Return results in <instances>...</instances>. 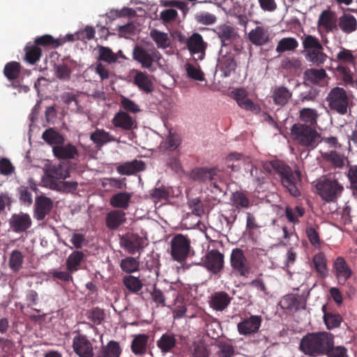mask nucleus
I'll use <instances>...</instances> for the list:
<instances>
[{
	"label": "nucleus",
	"instance_id": "obj_19",
	"mask_svg": "<svg viewBox=\"0 0 357 357\" xmlns=\"http://www.w3.org/2000/svg\"><path fill=\"white\" fill-rule=\"evenodd\" d=\"M216 67L222 73L223 77H229L236 68V63L233 54L227 52L222 54V50H221Z\"/></svg>",
	"mask_w": 357,
	"mask_h": 357
},
{
	"label": "nucleus",
	"instance_id": "obj_51",
	"mask_svg": "<svg viewBox=\"0 0 357 357\" xmlns=\"http://www.w3.org/2000/svg\"><path fill=\"white\" fill-rule=\"evenodd\" d=\"M298 46V41L294 38H283L278 43L276 52L281 54L286 51H293Z\"/></svg>",
	"mask_w": 357,
	"mask_h": 357
},
{
	"label": "nucleus",
	"instance_id": "obj_63",
	"mask_svg": "<svg viewBox=\"0 0 357 357\" xmlns=\"http://www.w3.org/2000/svg\"><path fill=\"white\" fill-rule=\"evenodd\" d=\"M50 274L61 282H69L73 280V273L68 270L59 271L57 269H52L50 271Z\"/></svg>",
	"mask_w": 357,
	"mask_h": 357
},
{
	"label": "nucleus",
	"instance_id": "obj_34",
	"mask_svg": "<svg viewBox=\"0 0 357 357\" xmlns=\"http://www.w3.org/2000/svg\"><path fill=\"white\" fill-rule=\"evenodd\" d=\"M291 92L285 86H276L272 93V98L275 105L283 106L291 97Z\"/></svg>",
	"mask_w": 357,
	"mask_h": 357
},
{
	"label": "nucleus",
	"instance_id": "obj_47",
	"mask_svg": "<svg viewBox=\"0 0 357 357\" xmlns=\"http://www.w3.org/2000/svg\"><path fill=\"white\" fill-rule=\"evenodd\" d=\"M335 70L344 86H350L353 84L354 73L348 66L338 65Z\"/></svg>",
	"mask_w": 357,
	"mask_h": 357
},
{
	"label": "nucleus",
	"instance_id": "obj_46",
	"mask_svg": "<svg viewBox=\"0 0 357 357\" xmlns=\"http://www.w3.org/2000/svg\"><path fill=\"white\" fill-rule=\"evenodd\" d=\"M150 36L158 48L165 49L169 46V39L167 33L154 29L151 30Z\"/></svg>",
	"mask_w": 357,
	"mask_h": 357
},
{
	"label": "nucleus",
	"instance_id": "obj_44",
	"mask_svg": "<svg viewBox=\"0 0 357 357\" xmlns=\"http://www.w3.org/2000/svg\"><path fill=\"white\" fill-rule=\"evenodd\" d=\"M24 263V255L18 250H14L11 252L8 266L9 268L14 273H18L22 268V265Z\"/></svg>",
	"mask_w": 357,
	"mask_h": 357
},
{
	"label": "nucleus",
	"instance_id": "obj_27",
	"mask_svg": "<svg viewBox=\"0 0 357 357\" xmlns=\"http://www.w3.org/2000/svg\"><path fill=\"white\" fill-rule=\"evenodd\" d=\"M215 33L220 39L222 47L231 45L237 37L234 28L227 24L216 27Z\"/></svg>",
	"mask_w": 357,
	"mask_h": 357
},
{
	"label": "nucleus",
	"instance_id": "obj_39",
	"mask_svg": "<svg viewBox=\"0 0 357 357\" xmlns=\"http://www.w3.org/2000/svg\"><path fill=\"white\" fill-rule=\"evenodd\" d=\"M338 26L343 32L349 33L356 29L357 22L353 15L344 14L339 18Z\"/></svg>",
	"mask_w": 357,
	"mask_h": 357
},
{
	"label": "nucleus",
	"instance_id": "obj_50",
	"mask_svg": "<svg viewBox=\"0 0 357 357\" xmlns=\"http://www.w3.org/2000/svg\"><path fill=\"white\" fill-rule=\"evenodd\" d=\"M327 55L324 52V47L320 50H312L305 52V59L317 66L323 64L326 60Z\"/></svg>",
	"mask_w": 357,
	"mask_h": 357
},
{
	"label": "nucleus",
	"instance_id": "obj_14",
	"mask_svg": "<svg viewBox=\"0 0 357 357\" xmlns=\"http://www.w3.org/2000/svg\"><path fill=\"white\" fill-rule=\"evenodd\" d=\"M53 208V202L45 195H39L36 198L34 207V218L38 220H43Z\"/></svg>",
	"mask_w": 357,
	"mask_h": 357
},
{
	"label": "nucleus",
	"instance_id": "obj_59",
	"mask_svg": "<svg viewBox=\"0 0 357 357\" xmlns=\"http://www.w3.org/2000/svg\"><path fill=\"white\" fill-rule=\"evenodd\" d=\"M98 60L108 63H115L117 61L116 55L107 47L100 46L98 49Z\"/></svg>",
	"mask_w": 357,
	"mask_h": 357
},
{
	"label": "nucleus",
	"instance_id": "obj_23",
	"mask_svg": "<svg viewBox=\"0 0 357 357\" xmlns=\"http://www.w3.org/2000/svg\"><path fill=\"white\" fill-rule=\"evenodd\" d=\"M113 125L124 130H133L137 128V123L133 117L126 112L119 111L112 119Z\"/></svg>",
	"mask_w": 357,
	"mask_h": 357
},
{
	"label": "nucleus",
	"instance_id": "obj_24",
	"mask_svg": "<svg viewBox=\"0 0 357 357\" xmlns=\"http://www.w3.org/2000/svg\"><path fill=\"white\" fill-rule=\"evenodd\" d=\"M126 222V214L121 209H114L105 215V225L109 230H117Z\"/></svg>",
	"mask_w": 357,
	"mask_h": 357
},
{
	"label": "nucleus",
	"instance_id": "obj_11",
	"mask_svg": "<svg viewBox=\"0 0 357 357\" xmlns=\"http://www.w3.org/2000/svg\"><path fill=\"white\" fill-rule=\"evenodd\" d=\"M119 243L129 254L134 255L144 248V239L137 234L128 232L120 236Z\"/></svg>",
	"mask_w": 357,
	"mask_h": 357
},
{
	"label": "nucleus",
	"instance_id": "obj_31",
	"mask_svg": "<svg viewBox=\"0 0 357 357\" xmlns=\"http://www.w3.org/2000/svg\"><path fill=\"white\" fill-rule=\"evenodd\" d=\"M90 139L96 144V146L100 148L107 143L116 142V138L103 129L96 128L91 133Z\"/></svg>",
	"mask_w": 357,
	"mask_h": 357
},
{
	"label": "nucleus",
	"instance_id": "obj_17",
	"mask_svg": "<svg viewBox=\"0 0 357 357\" xmlns=\"http://www.w3.org/2000/svg\"><path fill=\"white\" fill-rule=\"evenodd\" d=\"M10 226L16 233L24 232L31 227L32 220L28 213H15L10 219Z\"/></svg>",
	"mask_w": 357,
	"mask_h": 357
},
{
	"label": "nucleus",
	"instance_id": "obj_6",
	"mask_svg": "<svg viewBox=\"0 0 357 357\" xmlns=\"http://www.w3.org/2000/svg\"><path fill=\"white\" fill-rule=\"evenodd\" d=\"M229 263L234 275L246 278L250 273V262L242 249L236 248L231 250Z\"/></svg>",
	"mask_w": 357,
	"mask_h": 357
},
{
	"label": "nucleus",
	"instance_id": "obj_61",
	"mask_svg": "<svg viewBox=\"0 0 357 357\" xmlns=\"http://www.w3.org/2000/svg\"><path fill=\"white\" fill-rule=\"evenodd\" d=\"M305 232L310 243L315 248H319L321 245V240L317 229L313 226H307L306 227Z\"/></svg>",
	"mask_w": 357,
	"mask_h": 357
},
{
	"label": "nucleus",
	"instance_id": "obj_64",
	"mask_svg": "<svg viewBox=\"0 0 357 357\" xmlns=\"http://www.w3.org/2000/svg\"><path fill=\"white\" fill-rule=\"evenodd\" d=\"M243 155L238 153H231L226 158V162L227 168L231 169L232 171H238L240 169V165L238 163L235 164V162H238L241 160Z\"/></svg>",
	"mask_w": 357,
	"mask_h": 357
},
{
	"label": "nucleus",
	"instance_id": "obj_13",
	"mask_svg": "<svg viewBox=\"0 0 357 357\" xmlns=\"http://www.w3.org/2000/svg\"><path fill=\"white\" fill-rule=\"evenodd\" d=\"M262 323V317L259 315H251L244 318L237 324V331L240 335L248 336L257 333Z\"/></svg>",
	"mask_w": 357,
	"mask_h": 357
},
{
	"label": "nucleus",
	"instance_id": "obj_15",
	"mask_svg": "<svg viewBox=\"0 0 357 357\" xmlns=\"http://www.w3.org/2000/svg\"><path fill=\"white\" fill-rule=\"evenodd\" d=\"M209 306L215 311L222 312L230 305L233 298L226 291H215L209 296Z\"/></svg>",
	"mask_w": 357,
	"mask_h": 357
},
{
	"label": "nucleus",
	"instance_id": "obj_52",
	"mask_svg": "<svg viewBox=\"0 0 357 357\" xmlns=\"http://www.w3.org/2000/svg\"><path fill=\"white\" fill-rule=\"evenodd\" d=\"M61 39H54L51 35L45 34L35 39L36 46L52 47L53 48L58 47L63 45Z\"/></svg>",
	"mask_w": 357,
	"mask_h": 357
},
{
	"label": "nucleus",
	"instance_id": "obj_9",
	"mask_svg": "<svg viewBox=\"0 0 357 357\" xmlns=\"http://www.w3.org/2000/svg\"><path fill=\"white\" fill-rule=\"evenodd\" d=\"M190 177L193 180L200 183L211 181V185L215 189L220 192H222L220 186L216 183V181L220 178V171L217 168H196L191 172Z\"/></svg>",
	"mask_w": 357,
	"mask_h": 357
},
{
	"label": "nucleus",
	"instance_id": "obj_48",
	"mask_svg": "<svg viewBox=\"0 0 357 357\" xmlns=\"http://www.w3.org/2000/svg\"><path fill=\"white\" fill-rule=\"evenodd\" d=\"M100 351L105 357H119L122 351L119 343L114 340L102 346Z\"/></svg>",
	"mask_w": 357,
	"mask_h": 357
},
{
	"label": "nucleus",
	"instance_id": "obj_25",
	"mask_svg": "<svg viewBox=\"0 0 357 357\" xmlns=\"http://www.w3.org/2000/svg\"><path fill=\"white\" fill-rule=\"evenodd\" d=\"M318 24L326 32L337 31L336 14L329 9L323 10L319 15Z\"/></svg>",
	"mask_w": 357,
	"mask_h": 357
},
{
	"label": "nucleus",
	"instance_id": "obj_18",
	"mask_svg": "<svg viewBox=\"0 0 357 357\" xmlns=\"http://www.w3.org/2000/svg\"><path fill=\"white\" fill-rule=\"evenodd\" d=\"M54 155L58 159L73 160L79 156L77 147L71 143H62L52 148Z\"/></svg>",
	"mask_w": 357,
	"mask_h": 357
},
{
	"label": "nucleus",
	"instance_id": "obj_41",
	"mask_svg": "<svg viewBox=\"0 0 357 357\" xmlns=\"http://www.w3.org/2000/svg\"><path fill=\"white\" fill-rule=\"evenodd\" d=\"M176 340L173 334L165 333L157 342V346L163 353L169 352L176 345Z\"/></svg>",
	"mask_w": 357,
	"mask_h": 357
},
{
	"label": "nucleus",
	"instance_id": "obj_22",
	"mask_svg": "<svg viewBox=\"0 0 357 357\" xmlns=\"http://www.w3.org/2000/svg\"><path fill=\"white\" fill-rule=\"evenodd\" d=\"M335 275L340 284H344L346 281L351 276L352 271L347 264L345 259L338 257L333 263Z\"/></svg>",
	"mask_w": 357,
	"mask_h": 357
},
{
	"label": "nucleus",
	"instance_id": "obj_7",
	"mask_svg": "<svg viewBox=\"0 0 357 357\" xmlns=\"http://www.w3.org/2000/svg\"><path fill=\"white\" fill-rule=\"evenodd\" d=\"M190 241L182 234H176L171 241V255L178 262L183 261L189 255Z\"/></svg>",
	"mask_w": 357,
	"mask_h": 357
},
{
	"label": "nucleus",
	"instance_id": "obj_33",
	"mask_svg": "<svg viewBox=\"0 0 357 357\" xmlns=\"http://www.w3.org/2000/svg\"><path fill=\"white\" fill-rule=\"evenodd\" d=\"M145 163L142 160H134L119 165L116 170L121 175H130L145 169Z\"/></svg>",
	"mask_w": 357,
	"mask_h": 357
},
{
	"label": "nucleus",
	"instance_id": "obj_12",
	"mask_svg": "<svg viewBox=\"0 0 357 357\" xmlns=\"http://www.w3.org/2000/svg\"><path fill=\"white\" fill-rule=\"evenodd\" d=\"M132 56L133 59L139 62L143 68L147 69H151L153 62L161 58L160 53L155 49L152 50L151 53H149L139 46L135 47Z\"/></svg>",
	"mask_w": 357,
	"mask_h": 357
},
{
	"label": "nucleus",
	"instance_id": "obj_56",
	"mask_svg": "<svg viewBox=\"0 0 357 357\" xmlns=\"http://www.w3.org/2000/svg\"><path fill=\"white\" fill-rule=\"evenodd\" d=\"M305 213V209L300 206H296L295 208L287 206L285 208V215L289 222L293 223H298V218L302 217Z\"/></svg>",
	"mask_w": 357,
	"mask_h": 357
},
{
	"label": "nucleus",
	"instance_id": "obj_55",
	"mask_svg": "<svg viewBox=\"0 0 357 357\" xmlns=\"http://www.w3.org/2000/svg\"><path fill=\"white\" fill-rule=\"evenodd\" d=\"M231 202L232 205L238 210L250 206L249 199L241 192L236 191L234 192L231 197Z\"/></svg>",
	"mask_w": 357,
	"mask_h": 357
},
{
	"label": "nucleus",
	"instance_id": "obj_35",
	"mask_svg": "<svg viewBox=\"0 0 357 357\" xmlns=\"http://www.w3.org/2000/svg\"><path fill=\"white\" fill-rule=\"evenodd\" d=\"M47 176L55 179H66L70 177V170L68 165L63 162L52 166L48 172Z\"/></svg>",
	"mask_w": 357,
	"mask_h": 357
},
{
	"label": "nucleus",
	"instance_id": "obj_2",
	"mask_svg": "<svg viewBox=\"0 0 357 357\" xmlns=\"http://www.w3.org/2000/svg\"><path fill=\"white\" fill-rule=\"evenodd\" d=\"M333 344V336L330 333H309L301 339L299 349L305 355L317 357L328 354Z\"/></svg>",
	"mask_w": 357,
	"mask_h": 357
},
{
	"label": "nucleus",
	"instance_id": "obj_57",
	"mask_svg": "<svg viewBox=\"0 0 357 357\" xmlns=\"http://www.w3.org/2000/svg\"><path fill=\"white\" fill-rule=\"evenodd\" d=\"M52 188L63 192H74L77 190L78 183L77 181L52 182Z\"/></svg>",
	"mask_w": 357,
	"mask_h": 357
},
{
	"label": "nucleus",
	"instance_id": "obj_62",
	"mask_svg": "<svg viewBox=\"0 0 357 357\" xmlns=\"http://www.w3.org/2000/svg\"><path fill=\"white\" fill-rule=\"evenodd\" d=\"M347 176L350 183V188L354 192L357 193V165H349Z\"/></svg>",
	"mask_w": 357,
	"mask_h": 357
},
{
	"label": "nucleus",
	"instance_id": "obj_45",
	"mask_svg": "<svg viewBox=\"0 0 357 357\" xmlns=\"http://www.w3.org/2000/svg\"><path fill=\"white\" fill-rule=\"evenodd\" d=\"M20 72L21 65L17 61H10L7 63L3 68V75L9 81L17 79Z\"/></svg>",
	"mask_w": 357,
	"mask_h": 357
},
{
	"label": "nucleus",
	"instance_id": "obj_16",
	"mask_svg": "<svg viewBox=\"0 0 357 357\" xmlns=\"http://www.w3.org/2000/svg\"><path fill=\"white\" fill-rule=\"evenodd\" d=\"M248 39L255 46H263L271 41V37L268 27L257 26L249 32Z\"/></svg>",
	"mask_w": 357,
	"mask_h": 357
},
{
	"label": "nucleus",
	"instance_id": "obj_20",
	"mask_svg": "<svg viewBox=\"0 0 357 357\" xmlns=\"http://www.w3.org/2000/svg\"><path fill=\"white\" fill-rule=\"evenodd\" d=\"M186 45L191 54H198V59H204L206 49V43H204L202 36L198 33H194L187 40Z\"/></svg>",
	"mask_w": 357,
	"mask_h": 357
},
{
	"label": "nucleus",
	"instance_id": "obj_21",
	"mask_svg": "<svg viewBox=\"0 0 357 357\" xmlns=\"http://www.w3.org/2000/svg\"><path fill=\"white\" fill-rule=\"evenodd\" d=\"M153 77L149 75L146 72L140 70H135V74L133 77V82L138 87V89L146 93H151L154 90Z\"/></svg>",
	"mask_w": 357,
	"mask_h": 357
},
{
	"label": "nucleus",
	"instance_id": "obj_32",
	"mask_svg": "<svg viewBox=\"0 0 357 357\" xmlns=\"http://www.w3.org/2000/svg\"><path fill=\"white\" fill-rule=\"evenodd\" d=\"M85 255L82 251L76 250L73 252L66 259V270L73 273L80 269L82 263L84 261Z\"/></svg>",
	"mask_w": 357,
	"mask_h": 357
},
{
	"label": "nucleus",
	"instance_id": "obj_36",
	"mask_svg": "<svg viewBox=\"0 0 357 357\" xmlns=\"http://www.w3.org/2000/svg\"><path fill=\"white\" fill-rule=\"evenodd\" d=\"M318 117L319 114L315 109L305 107L299 111V119L307 126L315 128Z\"/></svg>",
	"mask_w": 357,
	"mask_h": 357
},
{
	"label": "nucleus",
	"instance_id": "obj_29",
	"mask_svg": "<svg viewBox=\"0 0 357 357\" xmlns=\"http://www.w3.org/2000/svg\"><path fill=\"white\" fill-rule=\"evenodd\" d=\"M132 195L128 192H120L113 195L109 199V204L116 209L126 210L131 202Z\"/></svg>",
	"mask_w": 357,
	"mask_h": 357
},
{
	"label": "nucleus",
	"instance_id": "obj_49",
	"mask_svg": "<svg viewBox=\"0 0 357 357\" xmlns=\"http://www.w3.org/2000/svg\"><path fill=\"white\" fill-rule=\"evenodd\" d=\"M312 261L317 272L321 277L325 278L328 274L325 255L321 252H319L314 256Z\"/></svg>",
	"mask_w": 357,
	"mask_h": 357
},
{
	"label": "nucleus",
	"instance_id": "obj_54",
	"mask_svg": "<svg viewBox=\"0 0 357 357\" xmlns=\"http://www.w3.org/2000/svg\"><path fill=\"white\" fill-rule=\"evenodd\" d=\"M25 52V60L31 64L39 61L42 55L41 49L36 45L26 46Z\"/></svg>",
	"mask_w": 357,
	"mask_h": 357
},
{
	"label": "nucleus",
	"instance_id": "obj_3",
	"mask_svg": "<svg viewBox=\"0 0 357 357\" xmlns=\"http://www.w3.org/2000/svg\"><path fill=\"white\" fill-rule=\"evenodd\" d=\"M291 135L296 144L301 146L313 149L321 142V135L315 128L297 123L292 126Z\"/></svg>",
	"mask_w": 357,
	"mask_h": 357
},
{
	"label": "nucleus",
	"instance_id": "obj_10",
	"mask_svg": "<svg viewBox=\"0 0 357 357\" xmlns=\"http://www.w3.org/2000/svg\"><path fill=\"white\" fill-rule=\"evenodd\" d=\"M75 335L73 339V349L79 357H91L94 356L93 347L91 342L86 335L82 334L79 330L75 331Z\"/></svg>",
	"mask_w": 357,
	"mask_h": 357
},
{
	"label": "nucleus",
	"instance_id": "obj_26",
	"mask_svg": "<svg viewBox=\"0 0 357 357\" xmlns=\"http://www.w3.org/2000/svg\"><path fill=\"white\" fill-rule=\"evenodd\" d=\"M149 338L146 334H138L134 336L130 349L136 356H142L147 353Z\"/></svg>",
	"mask_w": 357,
	"mask_h": 357
},
{
	"label": "nucleus",
	"instance_id": "obj_4",
	"mask_svg": "<svg viewBox=\"0 0 357 357\" xmlns=\"http://www.w3.org/2000/svg\"><path fill=\"white\" fill-rule=\"evenodd\" d=\"M318 195L327 202H332L341 195L344 188L336 178L331 176L321 178L316 185Z\"/></svg>",
	"mask_w": 357,
	"mask_h": 357
},
{
	"label": "nucleus",
	"instance_id": "obj_8",
	"mask_svg": "<svg viewBox=\"0 0 357 357\" xmlns=\"http://www.w3.org/2000/svg\"><path fill=\"white\" fill-rule=\"evenodd\" d=\"M224 264L225 256L216 249L208 251L202 258L201 265L213 274L220 273L224 268Z\"/></svg>",
	"mask_w": 357,
	"mask_h": 357
},
{
	"label": "nucleus",
	"instance_id": "obj_37",
	"mask_svg": "<svg viewBox=\"0 0 357 357\" xmlns=\"http://www.w3.org/2000/svg\"><path fill=\"white\" fill-rule=\"evenodd\" d=\"M86 319L89 321L91 327L94 326L100 325L105 319V313L104 310L95 307L89 310L85 313Z\"/></svg>",
	"mask_w": 357,
	"mask_h": 357
},
{
	"label": "nucleus",
	"instance_id": "obj_42",
	"mask_svg": "<svg viewBox=\"0 0 357 357\" xmlns=\"http://www.w3.org/2000/svg\"><path fill=\"white\" fill-rule=\"evenodd\" d=\"M123 283L126 288L133 294H137L143 287L142 281L132 275H125L123 278Z\"/></svg>",
	"mask_w": 357,
	"mask_h": 357
},
{
	"label": "nucleus",
	"instance_id": "obj_1",
	"mask_svg": "<svg viewBox=\"0 0 357 357\" xmlns=\"http://www.w3.org/2000/svg\"><path fill=\"white\" fill-rule=\"evenodd\" d=\"M265 169L267 172L278 176L282 186L291 196H300L298 184L301 181V173L298 169L292 170L287 163L279 160L271 161Z\"/></svg>",
	"mask_w": 357,
	"mask_h": 357
},
{
	"label": "nucleus",
	"instance_id": "obj_58",
	"mask_svg": "<svg viewBox=\"0 0 357 357\" xmlns=\"http://www.w3.org/2000/svg\"><path fill=\"white\" fill-rule=\"evenodd\" d=\"M302 44L305 52L312 50H320L323 47L319 38L312 35L305 36L303 39Z\"/></svg>",
	"mask_w": 357,
	"mask_h": 357
},
{
	"label": "nucleus",
	"instance_id": "obj_60",
	"mask_svg": "<svg viewBox=\"0 0 357 357\" xmlns=\"http://www.w3.org/2000/svg\"><path fill=\"white\" fill-rule=\"evenodd\" d=\"M181 141L178 135L176 133L169 132L164 142V148L167 151H174L180 145Z\"/></svg>",
	"mask_w": 357,
	"mask_h": 357
},
{
	"label": "nucleus",
	"instance_id": "obj_38",
	"mask_svg": "<svg viewBox=\"0 0 357 357\" xmlns=\"http://www.w3.org/2000/svg\"><path fill=\"white\" fill-rule=\"evenodd\" d=\"M357 56L354 54L353 51L341 47L340 52L336 55V60L340 63L339 65L352 66L356 64Z\"/></svg>",
	"mask_w": 357,
	"mask_h": 357
},
{
	"label": "nucleus",
	"instance_id": "obj_43",
	"mask_svg": "<svg viewBox=\"0 0 357 357\" xmlns=\"http://www.w3.org/2000/svg\"><path fill=\"white\" fill-rule=\"evenodd\" d=\"M326 306L322 307V311L324 312V321L328 329L331 330L335 328L340 326L342 318L340 314L336 313L326 312Z\"/></svg>",
	"mask_w": 357,
	"mask_h": 357
},
{
	"label": "nucleus",
	"instance_id": "obj_28",
	"mask_svg": "<svg viewBox=\"0 0 357 357\" xmlns=\"http://www.w3.org/2000/svg\"><path fill=\"white\" fill-rule=\"evenodd\" d=\"M326 76V72L324 68H308L303 73V84L306 86L318 84L323 81Z\"/></svg>",
	"mask_w": 357,
	"mask_h": 357
},
{
	"label": "nucleus",
	"instance_id": "obj_5",
	"mask_svg": "<svg viewBox=\"0 0 357 357\" xmlns=\"http://www.w3.org/2000/svg\"><path fill=\"white\" fill-rule=\"evenodd\" d=\"M326 101L331 110L341 115L347 114L349 100L343 88L339 86L333 88L326 97Z\"/></svg>",
	"mask_w": 357,
	"mask_h": 357
},
{
	"label": "nucleus",
	"instance_id": "obj_40",
	"mask_svg": "<svg viewBox=\"0 0 357 357\" xmlns=\"http://www.w3.org/2000/svg\"><path fill=\"white\" fill-rule=\"evenodd\" d=\"M42 138L50 145L57 146L65 142V137L54 128L45 130L43 133Z\"/></svg>",
	"mask_w": 357,
	"mask_h": 357
},
{
	"label": "nucleus",
	"instance_id": "obj_53",
	"mask_svg": "<svg viewBox=\"0 0 357 357\" xmlns=\"http://www.w3.org/2000/svg\"><path fill=\"white\" fill-rule=\"evenodd\" d=\"M120 267L123 272L132 273L139 270V262L132 257H127L120 262Z\"/></svg>",
	"mask_w": 357,
	"mask_h": 357
},
{
	"label": "nucleus",
	"instance_id": "obj_30",
	"mask_svg": "<svg viewBox=\"0 0 357 357\" xmlns=\"http://www.w3.org/2000/svg\"><path fill=\"white\" fill-rule=\"evenodd\" d=\"M323 160L335 169H341L344 165V156L336 150L321 152Z\"/></svg>",
	"mask_w": 357,
	"mask_h": 357
}]
</instances>
